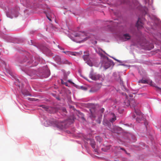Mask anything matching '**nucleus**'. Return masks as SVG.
I'll use <instances>...</instances> for the list:
<instances>
[{
    "instance_id": "nucleus-1",
    "label": "nucleus",
    "mask_w": 161,
    "mask_h": 161,
    "mask_svg": "<svg viewBox=\"0 0 161 161\" xmlns=\"http://www.w3.org/2000/svg\"><path fill=\"white\" fill-rule=\"evenodd\" d=\"M130 105L131 107L134 108L135 112L136 114L137 117L136 119V121L140 122L144 119L143 115L142 114L141 111L137 109L140 106L138 103L135 101L134 99H131L128 104L127 106Z\"/></svg>"
},
{
    "instance_id": "nucleus-2",
    "label": "nucleus",
    "mask_w": 161,
    "mask_h": 161,
    "mask_svg": "<svg viewBox=\"0 0 161 161\" xmlns=\"http://www.w3.org/2000/svg\"><path fill=\"white\" fill-rule=\"evenodd\" d=\"M51 124L53 126H55L60 129H63L65 127V121H61L60 120H54L52 122Z\"/></svg>"
},
{
    "instance_id": "nucleus-3",
    "label": "nucleus",
    "mask_w": 161,
    "mask_h": 161,
    "mask_svg": "<svg viewBox=\"0 0 161 161\" xmlns=\"http://www.w3.org/2000/svg\"><path fill=\"white\" fill-rule=\"evenodd\" d=\"M113 63L112 61L109 60L108 58H104L103 62L102 63V65L105 69L109 67Z\"/></svg>"
},
{
    "instance_id": "nucleus-4",
    "label": "nucleus",
    "mask_w": 161,
    "mask_h": 161,
    "mask_svg": "<svg viewBox=\"0 0 161 161\" xmlns=\"http://www.w3.org/2000/svg\"><path fill=\"white\" fill-rule=\"evenodd\" d=\"M84 53L85 54L83 56V58L84 60L90 66H92L93 65L92 63L89 58V52H84Z\"/></svg>"
},
{
    "instance_id": "nucleus-5",
    "label": "nucleus",
    "mask_w": 161,
    "mask_h": 161,
    "mask_svg": "<svg viewBox=\"0 0 161 161\" xmlns=\"http://www.w3.org/2000/svg\"><path fill=\"white\" fill-rule=\"evenodd\" d=\"M89 77L92 80H98L100 76L99 74L94 72L93 70H92L89 75Z\"/></svg>"
},
{
    "instance_id": "nucleus-6",
    "label": "nucleus",
    "mask_w": 161,
    "mask_h": 161,
    "mask_svg": "<svg viewBox=\"0 0 161 161\" xmlns=\"http://www.w3.org/2000/svg\"><path fill=\"white\" fill-rule=\"evenodd\" d=\"M90 117L92 118H94L97 114V111L95 108H92L90 109Z\"/></svg>"
},
{
    "instance_id": "nucleus-7",
    "label": "nucleus",
    "mask_w": 161,
    "mask_h": 161,
    "mask_svg": "<svg viewBox=\"0 0 161 161\" xmlns=\"http://www.w3.org/2000/svg\"><path fill=\"white\" fill-rule=\"evenodd\" d=\"M27 62V63L28 64V65H29V64H30L32 63V64L31 66H29V67H31L32 66H35L36 65L38 64V61H35L34 62V61H28V60H27V57L25 58L24 59V60H23V61H22V63H23L24 62Z\"/></svg>"
},
{
    "instance_id": "nucleus-8",
    "label": "nucleus",
    "mask_w": 161,
    "mask_h": 161,
    "mask_svg": "<svg viewBox=\"0 0 161 161\" xmlns=\"http://www.w3.org/2000/svg\"><path fill=\"white\" fill-rule=\"evenodd\" d=\"M42 75L44 77H47L50 75V72L47 66H45L43 68Z\"/></svg>"
},
{
    "instance_id": "nucleus-9",
    "label": "nucleus",
    "mask_w": 161,
    "mask_h": 161,
    "mask_svg": "<svg viewBox=\"0 0 161 161\" xmlns=\"http://www.w3.org/2000/svg\"><path fill=\"white\" fill-rule=\"evenodd\" d=\"M86 33L84 32H81V33H80L79 34H75L74 35V36L75 38H78L76 39L81 40L79 41H80L84 39V38H83V37L84 36H86Z\"/></svg>"
},
{
    "instance_id": "nucleus-10",
    "label": "nucleus",
    "mask_w": 161,
    "mask_h": 161,
    "mask_svg": "<svg viewBox=\"0 0 161 161\" xmlns=\"http://www.w3.org/2000/svg\"><path fill=\"white\" fill-rule=\"evenodd\" d=\"M25 72L27 73L28 75L30 76H32L35 75L36 73V71L35 70H32L31 69H28L24 70Z\"/></svg>"
},
{
    "instance_id": "nucleus-11",
    "label": "nucleus",
    "mask_w": 161,
    "mask_h": 161,
    "mask_svg": "<svg viewBox=\"0 0 161 161\" xmlns=\"http://www.w3.org/2000/svg\"><path fill=\"white\" fill-rule=\"evenodd\" d=\"M143 23L141 19L139 18L136 23V25L138 28H141L143 27Z\"/></svg>"
},
{
    "instance_id": "nucleus-12",
    "label": "nucleus",
    "mask_w": 161,
    "mask_h": 161,
    "mask_svg": "<svg viewBox=\"0 0 161 161\" xmlns=\"http://www.w3.org/2000/svg\"><path fill=\"white\" fill-rule=\"evenodd\" d=\"M55 60L59 64H62V60L58 56H56L54 58Z\"/></svg>"
},
{
    "instance_id": "nucleus-13",
    "label": "nucleus",
    "mask_w": 161,
    "mask_h": 161,
    "mask_svg": "<svg viewBox=\"0 0 161 161\" xmlns=\"http://www.w3.org/2000/svg\"><path fill=\"white\" fill-rule=\"evenodd\" d=\"M130 36L128 34H124L123 36V38L125 41L130 39Z\"/></svg>"
},
{
    "instance_id": "nucleus-14",
    "label": "nucleus",
    "mask_w": 161,
    "mask_h": 161,
    "mask_svg": "<svg viewBox=\"0 0 161 161\" xmlns=\"http://www.w3.org/2000/svg\"><path fill=\"white\" fill-rule=\"evenodd\" d=\"M19 10V8L18 7H16L15 9H12L11 10V12L13 14L14 13L16 14H17Z\"/></svg>"
},
{
    "instance_id": "nucleus-15",
    "label": "nucleus",
    "mask_w": 161,
    "mask_h": 161,
    "mask_svg": "<svg viewBox=\"0 0 161 161\" xmlns=\"http://www.w3.org/2000/svg\"><path fill=\"white\" fill-rule=\"evenodd\" d=\"M103 124L105 126H109L110 122L108 120L106 119H104L103 121Z\"/></svg>"
},
{
    "instance_id": "nucleus-16",
    "label": "nucleus",
    "mask_w": 161,
    "mask_h": 161,
    "mask_svg": "<svg viewBox=\"0 0 161 161\" xmlns=\"http://www.w3.org/2000/svg\"><path fill=\"white\" fill-rule=\"evenodd\" d=\"M90 145L91 146L92 148L93 149L95 148V145L96 144L94 140H90Z\"/></svg>"
},
{
    "instance_id": "nucleus-17",
    "label": "nucleus",
    "mask_w": 161,
    "mask_h": 161,
    "mask_svg": "<svg viewBox=\"0 0 161 161\" xmlns=\"http://www.w3.org/2000/svg\"><path fill=\"white\" fill-rule=\"evenodd\" d=\"M113 117L109 119L110 121L112 123L115 120H116V118L114 114H112Z\"/></svg>"
},
{
    "instance_id": "nucleus-18",
    "label": "nucleus",
    "mask_w": 161,
    "mask_h": 161,
    "mask_svg": "<svg viewBox=\"0 0 161 161\" xmlns=\"http://www.w3.org/2000/svg\"><path fill=\"white\" fill-rule=\"evenodd\" d=\"M62 64H69L70 63L67 60L65 59H63L62 61Z\"/></svg>"
},
{
    "instance_id": "nucleus-19",
    "label": "nucleus",
    "mask_w": 161,
    "mask_h": 161,
    "mask_svg": "<svg viewBox=\"0 0 161 161\" xmlns=\"http://www.w3.org/2000/svg\"><path fill=\"white\" fill-rule=\"evenodd\" d=\"M6 15L7 16V17L10 18L11 19L13 17V16L12 15H10V14L9 13V12H6Z\"/></svg>"
},
{
    "instance_id": "nucleus-20",
    "label": "nucleus",
    "mask_w": 161,
    "mask_h": 161,
    "mask_svg": "<svg viewBox=\"0 0 161 161\" xmlns=\"http://www.w3.org/2000/svg\"><path fill=\"white\" fill-rule=\"evenodd\" d=\"M22 93L25 96H31V94L28 91H26L25 92H22Z\"/></svg>"
},
{
    "instance_id": "nucleus-21",
    "label": "nucleus",
    "mask_w": 161,
    "mask_h": 161,
    "mask_svg": "<svg viewBox=\"0 0 161 161\" xmlns=\"http://www.w3.org/2000/svg\"><path fill=\"white\" fill-rule=\"evenodd\" d=\"M139 83H142L143 84H145L147 83V81L145 80H140L139 81Z\"/></svg>"
},
{
    "instance_id": "nucleus-22",
    "label": "nucleus",
    "mask_w": 161,
    "mask_h": 161,
    "mask_svg": "<svg viewBox=\"0 0 161 161\" xmlns=\"http://www.w3.org/2000/svg\"><path fill=\"white\" fill-rule=\"evenodd\" d=\"M46 14L47 16V18L50 20L51 21V18L50 16V14H48V13H46Z\"/></svg>"
},
{
    "instance_id": "nucleus-23",
    "label": "nucleus",
    "mask_w": 161,
    "mask_h": 161,
    "mask_svg": "<svg viewBox=\"0 0 161 161\" xmlns=\"http://www.w3.org/2000/svg\"><path fill=\"white\" fill-rule=\"evenodd\" d=\"M61 110L62 111L64 112V113H66L67 112V111H66V108H61Z\"/></svg>"
},
{
    "instance_id": "nucleus-24",
    "label": "nucleus",
    "mask_w": 161,
    "mask_h": 161,
    "mask_svg": "<svg viewBox=\"0 0 161 161\" xmlns=\"http://www.w3.org/2000/svg\"><path fill=\"white\" fill-rule=\"evenodd\" d=\"M41 107H42V108H44L45 109H47V107L45 105H42L40 106Z\"/></svg>"
},
{
    "instance_id": "nucleus-25",
    "label": "nucleus",
    "mask_w": 161,
    "mask_h": 161,
    "mask_svg": "<svg viewBox=\"0 0 161 161\" xmlns=\"http://www.w3.org/2000/svg\"><path fill=\"white\" fill-rule=\"evenodd\" d=\"M31 5V4H30V3H27L25 5L27 7H30V5Z\"/></svg>"
},
{
    "instance_id": "nucleus-26",
    "label": "nucleus",
    "mask_w": 161,
    "mask_h": 161,
    "mask_svg": "<svg viewBox=\"0 0 161 161\" xmlns=\"http://www.w3.org/2000/svg\"><path fill=\"white\" fill-rule=\"evenodd\" d=\"M29 100H30L32 101H35L36 100L35 99H32V98H29Z\"/></svg>"
},
{
    "instance_id": "nucleus-27",
    "label": "nucleus",
    "mask_w": 161,
    "mask_h": 161,
    "mask_svg": "<svg viewBox=\"0 0 161 161\" xmlns=\"http://www.w3.org/2000/svg\"><path fill=\"white\" fill-rule=\"evenodd\" d=\"M69 54L72 55H75V54H74V53L72 52H69Z\"/></svg>"
},
{
    "instance_id": "nucleus-28",
    "label": "nucleus",
    "mask_w": 161,
    "mask_h": 161,
    "mask_svg": "<svg viewBox=\"0 0 161 161\" xmlns=\"http://www.w3.org/2000/svg\"><path fill=\"white\" fill-rule=\"evenodd\" d=\"M94 151L95 152H96V153L98 152L97 149H96L95 148H94Z\"/></svg>"
},
{
    "instance_id": "nucleus-29",
    "label": "nucleus",
    "mask_w": 161,
    "mask_h": 161,
    "mask_svg": "<svg viewBox=\"0 0 161 161\" xmlns=\"http://www.w3.org/2000/svg\"><path fill=\"white\" fill-rule=\"evenodd\" d=\"M115 60L117 61V62H118L119 63H120V61L119 60H118V59H116L115 58H114Z\"/></svg>"
},
{
    "instance_id": "nucleus-30",
    "label": "nucleus",
    "mask_w": 161,
    "mask_h": 161,
    "mask_svg": "<svg viewBox=\"0 0 161 161\" xmlns=\"http://www.w3.org/2000/svg\"><path fill=\"white\" fill-rule=\"evenodd\" d=\"M136 117V116L135 115V114H133L132 115V117L133 118H135Z\"/></svg>"
},
{
    "instance_id": "nucleus-31",
    "label": "nucleus",
    "mask_w": 161,
    "mask_h": 161,
    "mask_svg": "<svg viewBox=\"0 0 161 161\" xmlns=\"http://www.w3.org/2000/svg\"><path fill=\"white\" fill-rule=\"evenodd\" d=\"M121 149H122L123 150H124L125 151H126L125 150V149L124 148H121Z\"/></svg>"
},
{
    "instance_id": "nucleus-32",
    "label": "nucleus",
    "mask_w": 161,
    "mask_h": 161,
    "mask_svg": "<svg viewBox=\"0 0 161 161\" xmlns=\"http://www.w3.org/2000/svg\"><path fill=\"white\" fill-rule=\"evenodd\" d=\"M64 84L66 86H68V84H67V83H64Z\"/></svg>"
},
{
    "instance_id": "nucleus-33",
    "label": "nucleus",
    "mask_w": 161,
    "mask_h": 161,
    "mask_svg": "<svg viewBox=\"0 0 161 161\" xmlns=\"http://www.w3.org/2000/svg\"><path fill=\"white\" fill-rule=\"evenodd\" d=\"M68 81L70 83H72V84H73V82H71V81L70 80H68Z\"/></svg>"
},
{
    "instance_id": "nucleus-34",
    "label": "nucleus",
    "mask_w": 161,
    "mask_h": 161,
    "mask_svg": "<svg viewBox=\"0 0 161 161\" xmlns=\"http://www.w3.org/2000/svg\"><path fill=\"white\" fill-rule=\"evenodd\" d=\"M147 124V122H145V123H144V124L146 125Z\"/></svg>"
},
{
    "instance_id": "nucleus-35",
    "label": "nucleus",
    "mask_w": 161,
    "mask_h": 161,
    "mask_svg": "<svg viewBox=\"0 0 161 161\" xmlns=\"http://www.w3.org/2000/svg\"><path fill=\"white\" fill-rule=\"evenodd\" d=\"M102 112H103L104 110V109L103 108L102 109Z\"/></svg>"
},
{
    "instance_id": "nucleus-36",
    "label": "nucleus",
    "mask_w": 161,
    "mask_h": 161,
    "mask_svg": "<svg viewBox=\"0 0 161 161\" xmlns=\"http://www.w3.org/2000/svg\"><path fill=\"white\" fill-rule=\"evenodd\" d=\"M101 123V121L100 120L98 122V123H99V124H100Z\"/></svg>"
},
{
    "instance_id": "nucleus-37",
    "label": "nucleus",
    "mask_w": 161,
    "mask_h": 161,
    "mask_svg": "<svg viewBox=\"0 0 161 161\" xmlns=\"http://www.w3.org/2000/svg\"><path fill=\"white\" fill-rule=\"evenodd\" d=\"M51 14H52V13H51L50 14V16H52V15H51Z\"/></svg>"
},
{
    "instance_id": "nucleus-38",
    "label": "nucleus",
    "mask_w": 161,
    "mask_h": 161,
    "mask_svg": "<svg viewBox=\"0 0 161 161\" xmlns=\"http://www.w3.org/2000/svg\"><path fill=\"white\" fill-rule=\"evenodd\" d=\"M63 53H66V52H65V51H64L63 52Z\"/></svg>"
},
{
    "instance_id": "nucleus-39",
    "label": "nucleus",
    "mask_w": 161,
    "mask_h": 161,
    "mask_svg": "<svg viewBox=\"0 0 161 161\" xmlns=\"http://www.w3.org/2000/svg\"><path fill=\"white\" fill-rule=\"evenodd\" d=\"M95 43H97V42L96 41H95Z\"/></svg>"
},
{
    "instance_id": "nucleus-40",
    "label": "nucleus",
    "mask_w": 161,
    "mask_h": 161,
    "mask_svg": "<svg viewBox=\"0 0 161 161\" xmlns=\"http://www.w3.org/2000/svg\"><path fill=\"white\" fill-rule=\"evenodd\" d=\"M17 16H16V15L15 16V17H16Z\"/></svg>"
},
{
    "instance_id": "nucleus-41",
    "label": "nucleus",
    "mask_w": 161,
    "mask_h": 161,
    "mask_svg": "<svg viewBox=\"0 0 161 161\" xmlns=\"http://www.w3.org/2000/svg\"><path fill=\"white\" fill-rule=\"evenodd\" d=\"M58 47L59 48H60V47H59V46H58Z\"/></svg>"
},
{
    "instance_id": "nucleus-42",
    "label": "nucleus",
    "mask_w": 161,
    "mask_h": 161,
    "mask_svg": "<svg viewBox=\"0 0 161 161\" xmlns=\"http://www.w3.org/2000/svg\"><path fill=\"white\" fill-rule=\"evenodd\" d=\"M73 40L74 41H75V40L74 39H73Z\"/></svg>"
}]
</instances>
